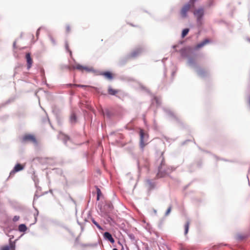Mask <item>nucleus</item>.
<instances>
[{
  "instance_id": "nucleus-15",
  "label": "nucleus",
  "mask_w": 250,
  "mask_h": 250,
  "mask_svg": "<svg viewBox=\"0 0 250 250\" xmlns=\"http://www.w3.org/2000/svg\"><path fill=\"white\" fill-rule=\"evenodd\" d=\"M25 58L26 59L27 62H32V60L31 57L30 53H27L25 55Z\"/></svg>"
},
{
  "instance_id": "nucleus-18",
  "label": "nucleus",
  "mask_w": 250,
  "mask_h": 250,
  "mask_svg": "<svg viewBox=\"0 0 250 250\" xmlns=\"http://www.w3.org/2000/svg\"><path fill=\"white\" fill-rule=\"evenodd\" d=\"M65 47L66 50L70 53V55H71L72 52L69 48V44L67 42H66L65 43Z\"/></svg>"
},
{
  "instance_id": "nucleus-26",
  "label": "nucleus",
  "mask_w": 250,
  "mask_h": 250,
  "mask_svg": "<svg viewBox=\"0 0 250 250\" xmlns=\"http://www.w3.org/2000/svg\"><path fill=\"white\" fill-rule=\"evenodd\" d=\"M13 46H14V47H15V46H16V42H14Z\"/></svg>"
},
{
  "instance_id": "nucleus-7",
  "label": "nucleus",
  "mask_w": 250,
  "mask_h": 250,
  "mask_svg": "<svg viewBox=\"0 0 250 250\" xmlns=\"http://www.w3.org/2000/svg\"><path fill=\"white\" fill-rule=\"evenodd\" d=\"M143 51V49L141 47L135 48L131 53L130 56L132 57H135L139 54H141Z\"/></svg>"
},
{
  "instance_id": "nucleus-16",
  "label": "nucleus",
  "mask_w": 250,
  "mask_h": 250,
  "mask_svg": "<svg viewBox=\"0 0 250 250\" xmlns=\"http://www.w3.org/2000/svg\"><path fill=\"white\" fill-rule=\"evenodd\" d=\"M188 32H189V29L188 28L184 29L182 31V37L183 38L185 37L188 34Z\"/></svg>"
},
{
  "instance_id": "nucleus-23",
  "label": "nucleus",
  "mask_w": 250,
  "mask_h": 250,
  "mask_svg": "<svg viewBox=\"0 0 250 250\" xmlns=\"http://www.w3.org/2000/svg\"><path fill=\"white\" fill-rule=\"evenodd\" d=\"M196 0H190L189 2L191 3L192 5H194V2Z\"/></svg>"
},
{
  "instance_id": "nucleus-6",
  "label": "nucleus",
  "mask_w": 250,
  "mask_h": 250,
  "mask_svg": "<svg viewBox=\"0 0 250 250\" xmlns=\"http://www.w3.org/2000/svg\"><path fill=\"white\" fill-rule=\"evenodd\" d=\"M15 242L10 240L9 245L2 247L0 250H15Z\"/></svg>"
},
{
  "instance_id": "nucleus-21",
  "label": "nucleus",
  "mask_w": 250,
  "mask_h": 250,
  "mask_svg": "<svg viewBox=\"0 0 250 250\" xmlns=\"http://www.w3.org/2000/svg\"><path fill=\"white\" fill-rule=\"evenodd\" d=\"M20 219V216H15L13 218V222H17Z\"/></svg>"
},
{
  "instance_id": "nucleus-3",
  "label": "nucleus",
  "mask_w": 250,
  "mask_h": 250,
  "mask_svg": "<svg viewBox=\"0 0 250 250\" xmlns=\"http://www.w3.org/2000/svg\"><path fill=\"white\" fill-rule=\"evenodd\" d=\"M191 3H188L185 4L180 10V15L182 18H186L187 17V13L190 10L191 7L193 6Z\"/></svg>"
},
{
  "instance_id": "nucleus-28",
  "label": "nucleus",
  "mask_w": 250,
  "mask_h": 250,
  "mask_svg": "<svg viewBox=\"0 0 250 250\" xmlns=\"http://www.w3.org/2000/svg\"><path fill=\"white\" fill-rule=\"evenodd\" d=\"M147 183H150V180H147Z\"/></svg>"
},
{
  "instance_id": "nucleus-11",
  "label": "nucleus",
  "mask_w": 250,
  "mask_h": 250,
  "mask_svg": "<svg viewBox=\"0 0 250 250\" xmlns=\"http://www.w3.org/2000/svg\"><path fill=\"white\" fill-rule=\"evenodd\" d=\"M119 92V90L113 89L111 87L109 86L108 88V93L111 95H115Z\"/></svg>"
},
{
  "instance_id": "nucleus-10",
  "label": "nucleus",
  "mask_w": 250,
  "mask_h": 250,
  "mask_svg": "<svg viewBox=\"0 0 250 250\" xmlns=\"http://www.w3.org/2000/svg\"><path fill=\"white\" fill-rule=\"evenodd\" d=\"M104 236L106 239L109 240L110 242L112 243L114 242V240L110 233L108 232H104Z\"/></svg>"
},
{
  "instance_id": "nucleus-2",
  "label": "nucleus",
  "mask_w": 250,
  "mask_h": 250,
  "mask_svg": "<svg viewBox=\"0 0 250 250\" xmlns=\"http://www.w3.org/2000/svg\"><path fill=\"white\" fill-rule=\"evenodd\" d=\"M139 134L140 137V147L142 148H144L146 145V144L145 143V141L148 139V135L146 133H145L144 130L143 129H140Z\"/></svg>"
},
{
  "instance_id": "nucleus-8",
  "label": "nucleus",
  "mask_w": 250,
  "mask_h": 250,
  "mask_svg": "<svg viewBox=\"0 0 250 250\" xmlns=\"http://www.w3.org/2000/svg\"><path fill=\"white\" fill-rule=\"evenodd\" d=\"M24 168V167L20 164H17L13 170L11 172L10 174L12 173L14 174L15 173L18 172L19 171L22 170Z\"/></svg>"
},
{
  "instance_id": "nucleus-27",
  "label": "nucleus",
  "mask_w": 250,
  "mask_h": 250,
  "mask_svg": "<svg viewBox=\"0 0 250 250\" xmlns=\"http://www.w3.org/2000/svg\"><path fill=\"white\" fill-rule=\"evenodd\" d=\"M178 46L177 45H174L173 46V48H176Z\"/></svg>"
},
{
  "instance_id": "nucleus-4",
  "label": "nucleus",
  "mask_w": 250,
  "mask_h": 250,
  "mask_svg": "<svg viewBox=\"0 0 250 250\" xmlns=\"http://www.w3.org/2000/svg\"><path fill=\"white\" fill-rule=\"evenodd\" d=\"M193 14L196 18L197 22L201 24V21L204 15V9L203 8L196 9L194 11Z\"/></svg>"
},
{
  "instance_id": "nucleus-19",
  "label": "nucleus",
  "mask_w": 250,
  "mask_h": 250,
  "mask_svg": "<svg viewBox=\"0 0 250 250\" xmlns=\"http://www.w3.org/2000/svg\"><path fill=\"white\" fill-rule=\"evenodd\" d=\"M92 221L93 223L94 224H95V225L96 226V227H97L99 229H102V228H101V227L99 225V224H98L96 221H95L94 219H92Z\"/></svg>"
},
{
  "instance_id": "nucleus-17",
  "label": "nucleus",
  "mask_w": 250,
  "mask_h": 250,
  "mask_svg": "<svg viewBox=\"0 0 250 250\" xmlns=\"http://www.w3.org/2000/svg\"><path fill=\"white\" fill-rule=\"evenodd\" d=\"M65 30H66V32L67 33H69L70 32L71 30V27L70 25L69 24H67L65 26Z\"/></svg>"
},
{
  "instance_id": "nucleus-1",
  "label": "nucleus",
  "mask_w": 250,
  "mask_h": 250,
  "mask_svg": "<svg viewBox=\"0 0 250 250\" xmlns=\"http://www.w3.org/2000/svg\"><path fill=\"white\" fill-rule=\"evenodd\" d=\"M68 68L70 70L77 69L82 72H95V70L92 67L83 66L79 63H73L71 66H69Z\"/></svg>"
},
{
  "instance_id": "nucleus-14",
  "label": "nucleus",
  "mask_w": 250,
  "mask_h": 250,
  "mask_svg": "<svg viewBox=\"0 0 250 250\" xmlns=\"http://www.w3.org/2000/svg\"><path fill=\"white\" fill-rule=\"evenodd\" d=\"M189 222L188 221L185 225V234L187 235L188 231V229L189 227Z\"/></svg>"
},
{
  "instance_id": "nucleus-12",
  "label": "nucleus",
  "mask_w": 250,
  "mask_h": 250,
  "mask_svg": "<svg viewBox=\"0 0 250 250\" xmlns=\"http://www.w3.org/2000/svg\"><path fill=\"white\" fill-rule=\"evenodd\" d=\"M102 75L109 80H111L113 78L112 74L108 71L104 72L102 73Z\"/></svg>"
},
{
  "instance_id": "nucleus-22",
  "label": "nucleus",
  "mask_w": 250,
  "mask_h": 250,
  "mask_svg": "<svg viewBox=\"0 0 250 250\" xmlns=\"http://www.w3.org/2000/svg\"><path fill=\"white\" fill-rule=\"evenodd\" d=\"M171 207L170 206L169 207V208H167L166 212V215H168L170 212H171Z\"/></svg>"
},
{
  "instance_id": "nucleus-29",
  "label": "nucleus",
  "mask_w": 250,
  "mask_h": 250,
  "mask_svg": "<svg viewBox=\"0 0 250 250\" xmlns=\"http://www.w3.org/2000/svg\"><path fill=\"white\" fill-rule=\"evenodd\" d=\"M113 250H118L117 249H116V248H114V249H113Z\"/></svg>"
},
{
  "instance_id": "nucleus-20",
  "label": "nucleus",
  "mask_w": 250,
  "mask_h": 250,
  "mask_svg": "<svg viewBox=\"0 0 250 250\" xmlns=\"http://www.w3.org/2000/svg\"><path fill=\"white\" fill-rule=\"evenodd\" d=\"M97 200H99L100 199V196L101 194V191L99 188H97Z\"/></svg>"
},
{
  "instance_id": "nucleus-25",
  "label": "nucleus",
  "mask_w": 250,
  "mask_h": 250,
  "mask_svg": "<svg viewBox=\"0 0 250 250\" xmlns=\"http://www.w3.org/2000/svg\"><path fill=\"white\" fill-rule=\"evenodd\" d=\"M77 86H78V87H86V86L84 85H80V84L77 85Z\"/></svg>"
},
{
  "instance_id": "nucleus-9",
  "label": "nucleus",
  "mask_w": 250,
  "mask_h": 250,
  "mask_svg": "<svg viewBox=\"0 0 250 250\" xmlns=\"http://www.w3.org/2000/svg\"><path fill=\"white\" fill-rule=\"evenodd\" d=\"M209 42V40L208 39H205L204 41L202 42H201L197 44L195 47V48L196 49H199L202 47H203L204 45L207 44V43Z\"/></svg>"
},
{
  "instance_id": "nucleus-24",
  "label": "nucleus",
  "mask_w": 250,
  "mask_h": 250,
  "mask_svg": "<svg viewBox=\"0 0 250 250\" xmlns=\"http://www.w3.org/2000/svg\"><path fill=\"white\" fill-rule=\"evenodd\" d=\"M31 64L32 63H28L27 65V69H29L31 67Z\"/></svg>"
},
{
  "instance_id": "nucleus-5",
  "label": "nucleus",
  "mask_w": 250,
  "mask_h": 250,
  "mask_svg": "<svg viewBox=\"0 0 250 250\" xmlns=\"http://www.w3.org/2000/svg\"><path fill=\"white\" fill-rule=\"evenodd\" d=\"M22 142L25 143L27 142H30L34 144L37 145L38 142L35 136L34 135L30 134H27L24 135L22 138Z\"/></svg>"
},
{
  "instance_id": "nucleus-13",
  "label": "nucleus",
  "mask_w": 250,
  "mask_h": 250,
  "mask_svg": "<svg viewBox=\"0 0 250 250\" xmlns=\"http://www.w3.org/2000/svg\"><path fill=\"white\" fill-rule=\"evenodd\" d=\"M18 229L21 232H24L27 230V227L24 224H21L19 226Z\"/></svg>"
}]
</instances>
